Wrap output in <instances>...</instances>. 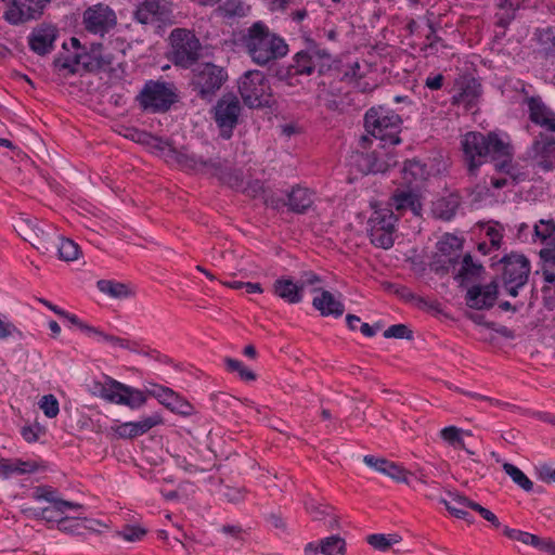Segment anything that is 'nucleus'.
Returning a JSON list of instances; mask_svg holds the SVG:
<instances>
[{"label":"nucleus","instance_id":"nucleus-16","mask_svg":"<svg viewBox=\"0 0 555 555\" xmlns=\"http://www.w3.org/2000/svg\"><path fill=\"white\" fill-rule=\"evenodd\" d=\"M527 155L542 171L555 170V135L540 132L528 149Z\"/></svg>","mask_w":555,"mask_h":555},{"label":"nucleus","instance_id":"nucleus-28","mask_svg":"<svg viewBox=\"0 0 555 555\" xmlns=\"http://www.w3.org/2000/svg\"><path fill=\"white\" fill-rule=\"evenodd\" d=\"M391 205L400 214L410 210L415 216L422 211V203L418 195L413 190H397L391 196Z\"/></svg>","mask_w":555,"mask_h":555},{"label":"nucleus","instance_id":"nucleus-52","mask_svg":"<svg viewBox=\"0 0 555 555\" xmlns=\"http://www.w3.org/2000/svg\"><path fill=\"white\" fill-rule=\"evenodd\" d=\"M383 474L389 476L390 478L397 481H405L406 472L401 466L397 465L393 462L387 461V465H385V470Z\"/></svg>","mask_w":555,"mask_h":555},{"label":"nucleus","instance_id":"nucleus-56","mask_svg":"<svg viewBox=\"0 0 555 555\" xmlns=\"http://www.w3.org/2000/svg\"><path fill=\"white\" fill-rule=\"evenodd\" d=\"M441 438L448 442L450 446H453L454 442H459V438L461 437L462 430L455 426H448L441 430Z\"/></svg>","mask_w":555,"mask_h":555},{"label":"nucleus","instance_id":"nucleus-59","mask_svg":"<svg viewBox=\"0 0 555 555\" xmlns=\"http://www.w3.org/2000/svg\"><path fill=\"white\" fill-rule=\"evenodd\" d=\"M517 238L524 243H533V227L530 228L527 223L517 225Z\"/></svg>","mask_w":555,"mask_h":555},{"label":"nucleus","instance_id":"nucleus-22","mask_svg":"<svg viewBox=\"0 0 555 555\" xmlns=\"http://www.w3.org/2000/svg\"><path fill=\"white\" fill-rule=\"evenodd\" d=\"M463 242L456 235L446 233L437 242V263H441L440 268L449 271L454 267L460 257Z\"/></svg>","mask_w":555,"mask_h":555},{"label":"nucleus","instance_id":"nucleus-18","mask_svg":"<svg viewBox=\"0 0 555 555\" xmlns=\"http://www.w3.org/2000/svg\"><path fill=\"white\" fill-rule=\"evenodd\" d=\"M49 0H14L4 12V18L12 25H18L38 18Z\"/></svg>","mask_w":555,"mask_h":555},{"label":"nucleus","instance_id":"nucleus-44","mask_svg":"<svg viewBox=\"0 0 555 555\" xmlns=\"http://www.w3.org/2000/svg\"><path fill=\"white\" fill-rule=\"evenodd\" d=\"M85 522L86 520L65 516L60 518L57 529L69 534H81L88 528Z\"/></svg>","mask_w":555,"mask_h":555},{"label":"nucleus","instance_id":"nucleus-51","mask_svg":"<svg viewBox=\"0 0 555 555\" xmlns=\"http://www.w3.org/2000/svg\"><path fill=\"white\" fill-rule=\"evenodd\" d=\"M168 409L184 416L191 415L193 412V406L178 393H176L173 400L169 402Z\"/></svg>","mask_w":555,"mask_h":555},{"label":"nucleus","instance_id":"nucleus-11","mask_svg":"<svg viewBox=\"0 0 555 555\" xmlns=\"http://www.w3.org/2000/svg\"><path fill=\"white\" fill-rule=\"evenodd\" d=\"M171 59L176 65L188 68L199 56L201 43L195 35L184 28H176L171 31Z\"/></svg>","mask_w":555,"mask_h":555},{"label":"nucleus","instance_id":"nucleus-1","mask_svg":"<svg viewBox=\"0 0 555 555\" xmlns=\"http://www.w3.org/2000/svg\"><path fill=\"white\" fill-rule=\"evenodd\" d=\"M243 44L253 62L258 65H267L288 52L285 40L262 22H256L247 29L243 36Z\"/></svg>","mask_w":555,"mask_h":555},{"label":"nucleus","instance_id":"nucleus-10","mask_svg":"<svg viewBox=\"0 0 555 555\" xmlns=\"http://www.w3.org/2000/svg\"><path fill=\"white\" fill-rule=\"evenodd\" d=\"M147 144L160 151L166 157L177 162L181 167L191 170L205 171L208 169L217 170L219 165L212 159H205L203 156L188 151H178L168 140L151 135Z\"/></svg>","mask_w":555,"mask_h":555},{"label":"nucleus","instance_id":"nucleus-58","mask_svg":"<svg viewBox=\"0 0 555 555\" xmlns=\"http://www.w3.org/2000/svg\"><path fill=\"white\" fill-rule=\"evenodd\" d=\"M263 201L267 207H270L275 210L282 209L284 206H287V202L284 201L283 197L278 196L273 193L263 195Z\"/></svg>","mask_w":555,"mask_h":555},{"label":"nucleus","instance_id":"nucleus-41","mask_svg":"<svg viewBox=\"0 0 555 555\" xmlns=\"http://www.w3.org/2000/svg\"><path fill=\"white\" fill-rule=\"evenodd\" d=\"M503 470L522 490H525L526 492L532 491L533 482L517 466H515V465H513L511 463H504L503 464Z\"/></svg>","mask_w":555,"mask_h":555},{"label":"nucleus","instance_id":"nucleus-6","mask_svg":"<svg viewBox=\"0 0 555 555\" xmlns=\"http://www.w3.org/2000/svg\"><path fill=\"white\" fill-rule=\"evenodd\" d=\"M398 217L390 208H375L367 220V233L371 243L384 249L392 247Z\"/></svg>","mask_w":555,"mask_h":555},{"label":"nucleus","instance_id":"nucleus-30","mask_svg":"<svg viewBox=\"0 0 555 555\" xmlns=\"http://www.w3.org/2000/svg\"><path fill=\"white\" fill-rule=\"evenodd\" d=\"M314 202V193L306 188H293L287 194L288 208L297 214L306 212Z\"/></svg>","mask_w":555,"mask_h":555},{"label":"nucleus","instance_id":"nucleus-42","mask_svg":"<svg viewBox=\"0 0 555 555\" xmlns=\"http://www.w3.org/2000/svg\"><path fill=\"white\" fill-rule=\"evenodd\" d=\"M401 538L398 534H383L374 533L366 537V542L378 551H387L393 544L400 542Z\"/></svg>","mask_w":555,"mask_h":555},{"label":"nucleus","instance_id":"nucleus-60","mask_svg":"<svg viewBox=\"0 0 555 555\" xmlns=\"http://www.w3.org/2000/svg\"><path fill=\"white\" fill-rule=\"evenodd\" d=\"M539 478L545 482H555V466L543 464L538 469Z\"/></svg>","mask_w":555,"mask_h":555},{"label":"nucleus","instance_id":"nucleus-50","mask_svg":"<svg viewBox=\"0 0 555 555\" xmlns=\"http://www.w3.org/2000/svg\"><path fill=\"white\" fill-rule=\"evenodd\" d=\"M77 57L79 61L80 70L83 69L87 72H94L101 69L99 66L100 63L91 57L89 51H85V49L81 51H77Z\"/></svg>","mask_w":555,"mask_h":555},{"label":"nucleus","instance_id":"nucleus-14","mask_svg":"<svg viewBox=\"0 0 555 555\" xmlns=\"http://www.w3.org/2000/svg\"><path fill=\"white\" fill-rule=\"evenodd\" d=\"M173 17L171 3L166 0H143L134 11V20L140 24H171Z\"/></svg>","mask_w":555,"mask_h":555},{"label":"nucleus","instance_id":"nucleus-24","mask_svg":"<svg viewBox=\"0 0 555 555\" xmlns=\"http://www.w3.org/2000/svg\"><path fill=\"white\" fill-rule=\"evenodd\" d=\"M529 119L542 128V132L555 135V113L539 98L528 100Z\"/></svg>","mask_w":555,"mask_h":555},{"label":"nucleus","instance_id":"nucleus-45","mask_svg":"<svg viewBox=\"0 0 555 555\" xmlns=\"http://www.w3.org/2000/svg\"><path fill=\"white\" fill-rule=\"evenodd\" d=\"M39 408L49 417H55L60 412L59 401L53 395H44L39 401Z\"/></svg>","mask_w":555,"mask_h":555},{"label":"nucleus","instance_id":"nucleus-27","mask_svg":"<svg viewBox=\"0 0 555 555\" xmlns=\"http://www.w3.org/2000/svg\"><path fill=\"white\" fill-rule=\"evenodd\" d=\"M304 285L295 283L291 278L281 276L273 283V293L285 302L295 305L302 300Z\"/></svg>","mask_w":555,"mask_h":555},{"label":"nucleus","instance_id":"nucleus-26","mask_svg":"<svg viewBox=\"0 0 555 555\" xmlns=\"http://www.w3.org/2000/svg\"><path fill=\"white\" fill-rule=\"evenodd\" d=\"M495 168L499 171L504 172L506 177H491L490 184L494 189H502L508 185L509 183H518L525 181L526 179H528L529 176L528 172L520 171L519 169L512 165L511 154L507 157H501L499 162L495 164Z\"/></svg>","mask_w":555,"mask_h":555},{"label":"nucleus","instance_id":"nucleus-21","mask_svg":"<svg viewBox=\"0 0 555 555\" xmlns=\"http://www.w3.org/2000/svg\"><path fill=\"white\" fill-rule=\"evenodd\" d=\"M163 424L158 414L145 416L135 422H126L111 427V431L119 439H133L150 431L153 427Z\"/></svg>","mask_w":555,"mask_h":555},{"label":"nucleus","instance_id":"nucleus-54","mask_svg":"<svg viewBox=\"0 0 555 555\" xmlns=\"http://www.w3.org/2000/svg\"><path fill=\"white\" fill-rule=\"evenodd\" d=\"M486 236L488 237L490 245L494 249H499L501 247V242L503 238L501 229L496 225H489L486 229Z\"/></svg>","mask_w":555,"mask_h":555},{"label":"nucleus","instance_id":"nucleus-7","mask_svg":"<svg viewBox=\"0 0 555 555\" xmlns=\"http://www.w3.org/2000/svg\"><path fill=\"white\" fill-rule=\"evenodd\" d=\"M238 92L249 107H262L270 103V85L261 70L245 72L238 79Z\"/></svg>","mask_w":555,"mask_h":555},{"label":"nucleus","instance_id":"nucleus-35","mask_svg":"<svg viewBox=\"0 0 555 555\" xmlns=\"http://www.w3.org/2000/svg\"><path fill=\"white\" fill-rule=\"evenodd\" d=\"M482 270V266L475 263L472 256L467 254L462 259L461 267L455 275V280H457L460 284L463 285L466 282H470L478 278Z\"/></svg>","mask_w":555,"mask_h":555},{"label":"nucleus","instance_id":"nucleus-13","mask_svg":"<svg viewBox=\"0 0 555 555\" xmlns=\"http://www.w3.org/2000/svg\"><path fill=\"white\" fill-rule=\"evenodd\" d=\"M241 114V103L233 94H224L214 107V119L224 139H230Z\"/></svg>","mask_w":555,"mask_h":555},{"label":"nucleus","instance_id":"nucleus-31","mask_svg":"<svg viewBox=\"0 0 555 555\" xmlns=\"http://www.w3.org/2000/svg\"><path fill=\"white\" fill-rule=\"evenodd\" d=\"M82 333H85L88 337L93 338L98 343H107L113 347L137 351V343L106 334L100 328L91 326L89 324H86V326H83Z\"/></svg>","mask_w":555,"mask_h":555},{"label":"nucleus","instance_id":"nucleus-23","mask_svg":"<svg viewBox=\"0 0 555 555\" xmlns=\"http://www.w3.org/2000/svg\"><path fill=\"white\" fill-rule=\"evenodd\" d=\"M59 30L53 25H40L31 30L28 36L30 50L38 55L49 54L54 49Z\"/></svg>","mask_w":555,"mask_h":555},{"label":"nucleus","instance_id":"nucleus-55","mask_svg":"<svg viewBox=\"0 0 555 555\" xmlns=\"http://www.w3.org/2000/svg\"><path fill=\"white\" fill-rule=\"evenodd\" d=\"M538 39L544 46L555 47V27L539 29Z\"/></svg>","mask_w":555,"mask_h":555},{"label":"nucleus","instance_id":"nucleus-46","mask_svg":"<svg viewBox=\"0 0 555 555\" xmlns=\"http://www.w3.org/2000/svg\"><path fill=\"white\" fill-rule=\"evenodd\" d=\"M89 52L91 57L100 63L99 66L101 69L112 65L113 55L111 53L103 52L102 43H92Z\"/></svg>","mask_w":555,"mask_h":555},{"label":"nucleus","instance_id":"nucleus-40","mask_svg":"<svg viewBox=\"0 0 555 555\" xmlns=\"http://www.w3.org/2000/svg\"><path fill=\"white\" fill-rule=\"evenodd\" d=\"M346 542L339 535H331L320 540V553L324 555L344 554Z\"/></svg>","mask_w":555,"mask_h":555},{"label":"nucleus","instance_id":"nucleus-43","mask_svg":"<svg viewBox=\"0 0 555 555\" xmlns=\"http://www.w3.org/2000/svg\"><path fill=\"white\" fill-rule=\"evenodd\" d=\"M224 364L229 372L236 373L240 376V378L245 382H250L256 378L255 373L248 367H246L244 363L240 360L225 358Z\"/></svg>","mask_w":555,"mask_h":555},{"label":"nucleus","instance_id":"nucleus-37","mask_svg":"<svg viewBox=\"0 0 555 555\" xmlns=\"http://www.w3.org/2000/svg\"><path fill=\"white\" fill-rule=\"evenodd\" d=\"M53 66L57 73L64 76L78 74L80 69L77 51L57 55L53 61Z\"/></svg>","mask_w":555,"mask_h":555},{"label":"nucleus","instance_id":"nucleus-5","mask_svg":"<svg viewBox=\"0 0 555 555\" xmlns=\"http://www.w3.org/2000/svg\"><path fill=\"white\" fill-rule=\"evenodd\" d=\"M177 100L173 83L160 80H147L137 95L140 107L151 113L167 112Z\"/></svg>","mask_w":555,"mask_h":555},{"label":"nucleus","instance_id":"nucleus-29","mask_svg":"<svg viewBox=\"0 0 555 555\" xmlns=\"http://www.w3.org/2000/svg\"><path fill=\"white\" fill-rule=\"evenodd\" d=\"M312 305L323 317L332 315L339 318L345 311L343 302L336 299L328 291H322L319 296H315Z\"/></svg>","mask_w":555,"mask_h":555},{"label":"nucleus","instance_id":"nucleus-20","mask_svg":"<svg viewBox=\"0 0 555 555\" xmlns=\"http://www.w3.org/2000/svg\"><path fill=\"white\" fill-rule=\"evenodd\" d=\"M34 246L43 254L56 248L60 259L64 261L76 260L80 253L79 246L74 241L61 237L55 233H48L44 240Z\"/></svg>","mask_w":555,"mask_h":555},{"label":"nucleus","instance_id":"nucleus-62","mask_svg":"<svg viewBox=\"0 0 555 555\" xmlns=\"http://www.w3.org/2000/svg\"><path fill=\"white\" fill-rule=\"evenodd\" d=\"M444 76L442 74L429 75L424 86L433 91L440 90L443 87Z\"/></svg>","mask_w":555,"mask_h":555},{"label":"nucleus","instance_id":"nucleus-17","mask_svg":"<svg viewBox=\"0 0 555 555\" xmlns=\"http://www.w3.org/2000/svg\"><path fill=\"white\" fill-rule=\"evenodd\" d=\"M117 24L115 12L105 4L99 3L83 12V25L91 34L104 36Z\"/></svg>","mask_w":555,"mask_h":555},{"label":"nucleus","instance_id":"nucleus-49","mask_svg":"<svg viewBox=\"0 0 555 555\" xmlns=\"http://www.w3.org/2000/svg\"><path fill=\"white\" fill-rule=\"evenodd\" d=\"M456 493H450V500H441V503L444 504L446 508L455 517L466 520L467 522H473V518L470 514L465 509L466 507H455L453 503H456L453 500V496Z\"/></svg>","mask_w":555,"mask_h":555},{"label":"nucleus","instance_id":"nucleus-25","mask_svg":"<svg viewBox=\"0 0 555 555\" xmlns=\"http://www.w3.org/2000/svg\"><path fill=\"white\" fill-rule=\"evenodd\" d=\"M496 285L488 284L483 287L473 286L467 291L466 305L469 308L481 310L493 307L496 299Z\"/></svg>","mask_w":555,"mask_h":555},{"label":"nucleus","instance_id":"nucleus-12","mask_svg":"<svg viewBox=\"0 0 555 555\" xmlns=\"http://www.w3.org/2000/svg\"><path fill=\"white\" fill-rule=\"evenodd\" d=\"M502 262L503 287L509 296L516 297L528 281L530 262L525 256L517 254L505 256Z\"/></svg>","mask_w":555,"mask_h":555},{"label":"nucleus","instance_id":"nucleus-36","mask_svg":"<svg viewBox=\"0 0 555 555\" xmlns=\"http://www.w3.org/2000/svg\"><path fill=\"white\" fill-rule=\"evenodd\" d=\"M500 12L496 13V25L505 28L515 18V12L521 8V0H499Z\"/></svg>","mask_w":555,"mask_h":555},{"label":"nucleus","instance_id":"nucleus-2","mask_svg":"<svg viewBox=\"0 0 555 555\" xmlns=\"http://www.w3.org/2000/svg\"><path fill=\"white\" fill-rule=\"evenodd\" d=\"M463 154L470 175L491 158L499 160L509 155L511 146L495 133L485 135L480 132H467L461 141Z\"/></svg>","mask_w":555,"mask_h":555},{"label":"nucleus","instance_id":"nucleus-33","mask_svg":"<svg viewBox=\"0 0 555 555\" xmlns=\"http://www.w3.org/2000/svg\"><path fill=\"white\" fill-rule=\"evenodd\" d=\"M38 468L35 462L22 461L18 459L8 460L0 455V476L8 478L12 475H23L36 472Z\"/></svg>","mask_w":555,"mask_h":555},{"label":"nucleus","instance_id":"nucleus-4","mask_svg":"<svg viewBox=\"0 0 555 555\" xmlns=\"http://www.w3.org/2000/svg\"><path fill=\"white\" fill-rule=\"evenodd\" d=\"M93 393L114 404L125 405L131 410L143 406L146 397L143 391L104 375L102 382H94Z\"/></svg>","mask_w":555,"mask_h":555},{"label":"nucleus","instance_id":"nucleus-9","mask_svg":"<svg viewBox=\"0 0 555 555\" xmlns=\"http://www.w3.org/2000/svg\"><path fill=\"white\" fill-rule=\"evenodd\" d=\"M228 79L227 70L212 63L199 64L193 70V86L201 99L210 101Z\"/></svg>","mask_w":555,"mask_h":555},{"label":"nucleus","instance_id":"nucleus-39","mask_svg":"<svg viewBox=\"0 0 555 555\" xmlns=\"http://www.w3.org/2000/svg\"><path fill=\"white\" fill-rule=\"evenodd\" d=\"M98 289L112 298H127L130 292L126 284L112 280H99L96 282Z\"/></svg>","mask_w":555,"mask_h":555},{"label":"nucleus","instance_id":"nucleus-63","mask_svg":"<svg viewBox=\"0 0 555 555\" xmlns=\"http://www.w3.org/2000/svg\"><path fill=\"white\" fill-rule=\"evenodd\" d=\"M223 496L227 499L228 502L231 503H240L244 500V491L238 488H230L227 487L223 491Z\"/></svg>","mask_w":555,"mask_h":555},{"label":"nucleus","instance_id":"nucleus-19","mask_svg":"<svg viewBox=\"0 0 555 555\" xmlns=\"http://www.w3.org/2000/svg\"><path fill=\"white\" fill-rule=\"evenodd\" d=\"M535 243L544 245L539 253L541 259L555 264V222L553 219H541L533 224V244Z\"/></svg>","mask_w":555,"mask_h":555},{"label":"nucleus","instance_id":"nucleus-61","mask_svg":"<svg viewBox=\"0 0 555 555\" xmlns=\"http://www.w3.org/2000/svg\"><path fill=\"white\" fill-rule=\"evenodd\" d=\"M363 462L370 466L371 468L379 472V473H383V470H385V465H387V460L386 459H382V457H376V456H373V455H365L363 457Z\"/></svg>","mask_w":555,"mask_h":555},{"label":"nucleus","instance_id":"nucleus-32","mask_svg":"<svg viewBox=\"0 0 555 555\" xmlns=\"http://www.w3.org/2000/svg\"><path fill=\"white\" fill-rule=\"evenodd\" d=\"M34 498L37 501H47L51 503L50 506H55V509L61 513H66L68 509H81L82 505L79 503L66 501L63 499H60L56 495V491L51 488H39L34 493Z\"/></svg>","mask_w":555,"mask_h":555},{"label":"nucleus","instance_id":"nucleus-48","mask_svg":"<svg viewBox=\"0 0 555 555\" xmlns=\"http://www.w3.org/2000/svg\"><path fill=\"white\" fill-rule=\"evenodd\" d=\"M384 336L386 338H398V339H412L413 334L412 331L404 324H393L389 326L385 332Z\"/></svg>","mask_w":555,"mask_h":555},{"label":"nucleus","instance_id":"nucleus-47","mask_svg":"<svg viewBox=\"0 0 555 555\" xmlns=\"http://www.w3.org/2000/svg\"><path fill=\"white\" fill-rule=\"evenodd\" d=\"M149 392L167 408L176 395L172 389L160 385H154L153 389H151Z\"/></svg>","mask_w":555,"mask_h":555},{"label":"nucleus","instance_id":"nucleus-38","mask_svg":"<svg viewBox=\"0 0 555 555\" xmlns=\"http://www.w3.org/2000/svg\"><path fill=\"white\" fill-rule=\"evenodd\" d=\"M453 500L460 505L468 506V508L477 512L485 520L489 521L494 528H502L499 518L490 509L481 506L480 504L469 500L467 496L462 494H455L453 496Z\"/></svg>","mask_w":555,"mask_h":555},{"label":"nucleus","instance_id":"nucleus-53","mask_svg":"<svg viewBox=\"0 0 555 555\" xmlns=\"http://www.w3.org/2000/svg\"><path fill=\"white\" fill-rule=\"evenodd\" d=\"M146 531L141 527H126L119 534L124 540L129 542H135L141 540L145 535Z\"/></svg>","mask_w":555,"mask_h":555},{"label":"nucleus","instance_id":"nucleus-57","mask_svg":"<svg viewBox=\"0 0 555 555\" xmlns=\"http://www.w3.org/2000/svg\"><path fill=\"white\" fill-rule=\"evenodd\" d=\"M502 531H503V534L505 537H507L508 539H511V540L518 541V542H521L524 544L526 542H528L529 532L521 531V530H518V529H512V528H509L507 526H503L502 527Z\"/></svg>","mask_w":555,"mask_h":555},{"label":"nucleus","instance_id":"nucleus-3","mask_svg":"<svg viewBox=\"0 0 555 555\" xmlns=\"http://www.w3.org/2000/svg\"><path fill=\"white\" fill-rule=\"evenodd\" d=\"M401 117L390 107L385 105L371 107L364 116V126L367 133L373 137L362 135L360 145L366 149L373 142L397 145L400 143L399 132L401 129Z\"/></svg>","mask_w":555,"mask_h":555},{"label":"nucleus","instance_id":"nucleus-8","mask_svg":"<svg viewBox=\"0 0 555 555\" xmlns=\"http://www.w3.org/2000/svg\"><path fill=\"white\" fill-rule=\"evenodd\" d=\"M330 63L331 54L325 49L320 48L314 40L307 39L306 48L294 55L291 69L296 75L310 76L314 72L323 74L330 67Z\"/></svg>","mask_w":555,"mask_h":555},{"label":"nucleus","instance_id":"nucleus-64","mask_svg":"<svg viewBox=\"0 0 555 555\" xmlns=\"http://www.w3.org/2000/svg\"><path fill=\"white\" fill-rule=\"evenodd\" d=\"M306 509L314 520H321L325 515V511L314 500L306 502Z\"/></svg>","mask_w":555,"mask_h":555},{"label":"nucleus","instance_id":"nucleus-15","mask_svg":"<svg viewBox=\"0 0 555 555\" xmlns=\"http://www.w3.org/2000/svg\"><path fill=\"white\" fill-rule=\"evenodd\" d=\"M395 145L376 142L371 153L361 154L359 166L364 173H379L387 171L397 164L396 155L392 153Z\"/></svg>","mask_w":555,"mask_h":555},{"label":"nucleus","instance_id":"nucleus-34","mask_svg":"<svg viewBox=\"0 0 555 555\" xmlns=\"http://www.w3.org/2000/svg\"><path fill=\"white\" fill-rule=\"evenodd\" d=\"M403 184L411 188L417 185L426 179L428 171L426 166L416 159H409L404 162L403 168L401 169Z\"/></svg>","mask_w":555,"mask_h":555}]
</instances>
